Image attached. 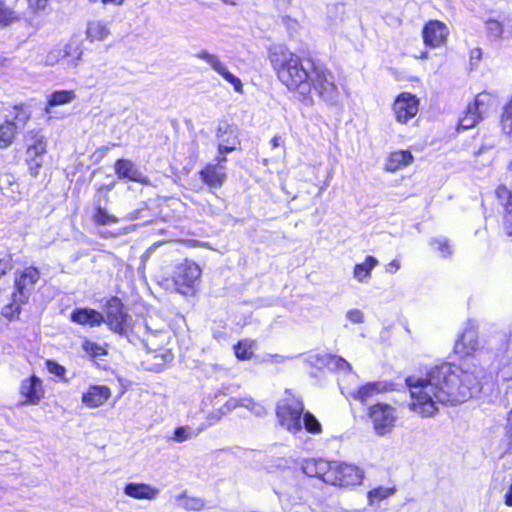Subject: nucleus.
Instances as JSON below:
<instances>
[{"instance_id": "45", "label": "nucleus", "mask_w": 512, "mask_h": 512, "mask_svg": "<svg viewBox=\"0 0 512 512\" xmlns=\"http://www.w3.org/2000/svg\"><path fill=\"white\" fill-rule=\"evenodd\" d=\"M501 122H502L503 130L506 133H511L512 132V103L509 102L505 106L503 114H502Z\"/></svg>"}, {"instance_id": "44", "label": "nucleus", "mask_w": 512, "mask_h": 512, "mask_svg": "<svg viewBox=\"0 0 512 512\" xmlns=\"http://www.w3.org/2000/svg\"><path fill=\"white\" fill-rule=\"evenodd\" d=\"M501 122H502L503 130L506 133H511L512 132V103L509 102L505 106L503 114H502Z\"/></svg>"}, {"instance_id": "41", "label": "nucleus", "mask_w": 512, "mask_h": 512, "mask_svg": "<svg viewBox=\"0 0 512 512\" xmlns=\"http://www.w3.org/2000/svg\"><path fill=\"white\" fill-rule=\"evenodd\" d=\"M252 342L242 340L235 346V355L240 360H248L252 357Z\"/></svg>"}, {"instance_id": "20", "label": "nucleus", "mask_w": 512, "mask_h": 512, "mask_svg": "<svg viewBox=\"0 0 512 512\" xmlns=\"http://www.w3.org/2000/svg\"><path fill=\"white\" fill-rule=\"evenodd\" d=\"M70 320L73 323L90 327H97L105 322L103 314L91 308L74 309L70 315Z\"/></svg>"}, {"instance_id": "57", "label": "nucleus", "mask_w": 512, "mask_h": 512, "mask_svg": "<svg viewBox=\"0 0 512 512\" xmlns=\"http://www.w3.org/2000/svg\"><path fill=\"white\" fill-rule=\"evenodd\" d=\"M139 214H140V211H139V210H134V211L130 212V213L126 216V219H127V220H129V221L137 220V219H139Z\"/></svg>"}, {"instance_id": "55", "label": "nucleus", "mask_w": 512, "mask_h": 512, "mask_svg": "<svg viewBox=\"0 0 512 512\" xmlns=\"http://www.w3.org/2000/svg\"><path fill=\"white\" fill-rule=\"evenodd\" d=\"M504 502L508 507H512V484L504 496Z\"/></svg>"}, {"instance_id": "38", "label": "nucleus", "mask_w": 512, "mask_h": 512, "mask_svg": "<svg viewBox=\"0 0 512 512\" xmlns=\"http://www.w3.org/2000/svg\"><path fill=\"white\" fill-rule=\"evenodd\" d=\"M486 31H487V36L491 40L503 39L504 27H503L502 22H499L495 19L487 20L486 21Z\"/></svg>"}, {"instance_id": "56", "label": "nucleus", "mask_w": 512, "mask_h": 512, "mask_svg": "<svg viewBox=\"0 0 512 512\" xmlns=\"http://www.w3.org/2000/svg\"><path fill=\"white\" fill-rule=\"evenodd\" d=\"M282 143H283V141H282V138L280 136H274L271 139V145H272L273 148L281 146Z\"/></svg>"}, {"instance_id": "3", "label": "nucleus", "mask_w": 512, "mask_h": 512, "mask_svg": "<svg viewBox=\"0 0 512 512\" xmlns=\"http://www.w3.org/2000/svg\"><path fill=\"white\" fill-rule=\"evenodd\" d=\"M83 49L78 38H71L64 45L51 49L45 57L47 66L61 64L65 69H75L82 58Z\"/></svg>"}, {"instance_id": "4", "label": "nucleus", "mask_w": 512, "mask_h": 512, "mask_svg": "<svg viewBox=\"0 0 512 512\" xmlns=\"http://www.w3.org/2000/svg\"><path fill=\"white\" fill-rule=\"evenodd\" d=\"M286 397L277 405V418L280 425L292 433L301 431V417L304 411V405L301 400L292 396L286 391Z\"/></svg>"}, {"instance_id": "61", "label": "nucleus", "mask_w": 512, "mask_h": 512, "mask_svg": "<svg viewBox=\"0 0 512 512\" xmlns=\"http://www.w3.org/2000/svg\"><path fill=\"white\" fill-rule=\"evenodd\" d=\"M104 4L121 5L124 0H102Z\"/></svg>"}, {"instance_id": "31", "label": "nucleus", "mask_w": 512, "mask_h": 512, "mask_svg": "<svg viewBox=\"0 0 512 512\" xmlns=\"http://www.w3.org/2000/svg\"><path fill=\"white\" fill-rule=\"evenodd\" d=\"M10 117L11 119L9 121L13 123L15 129L18 131L25 127L31 114L25 106L21 105L13 107V110L10 112Z\"/></svg>"}, {"instance_id": "25", "label": "nucleus", "mask_w": 512, "mask_h": 512, "mask_svg": "<svg viewBox=\"0 0 512 512\" xmlns=\"http://www.w3.org/2000/svg\"><path fill=\"white\" fill-rule=\"evenodd\" d=\"M388 390V384L383 381L370 382L361 386L354 394L356 400L366 403L375 395Z\"/></svg>"}, {"instance_id": "40", "label": "nucleus", "mask_w": 512, "mask_h": 512, "mask_svg": "<svg viewBox=\"0 0 512 512\" xmlns=\"http://www.w3.org/2000/svg\"><path fill=\"white\" fill-rule=\"evenodd\" d=\"M430 245L434 247L443 258L449 257L452 254L449 240L446 238H433L430 240Z\"/></svg>"}, {"instance_id": "59", "label": "nucleus", "mask_w": 512, "mask_h": 512, "mask_svg": "<svg viewBox=\"0 0 512 512\" xmlns=\"http://www.w3.org/2000/svg\"><path fill=\"white\" fill-rule=\"evenodd\" d=\"M216 163H212V165H225V162H226V157L225 155H220L218 157H216Z\"/></svg>"}, {"instance_id": "51", "label": "nucleus", "mask_w": 512, "mask_h": 512, "mask_svg": "<svg viewBox=\"0 0 512 512\" xmlns=\"http://www.w3.org/2000/svg\"><path fill=\"white\" fill-rule=\"evenodd\" d=\"M29 7L33 10H40L45 8L47 0H28Z\"/></svg>"}, {"instance_id": "43", "label": "nucleus", "mask_w": 512, "mask_h": 512, "mask_svg": "<svg viewBox=\"0 0 512 512\" xmlns=\"http://www.w3.org/2000/svg\"><path fill=\"white\" fill-rule=\"evenodd\" d=\"M82 347L83 350L91 357H101L107 354V351L103 346L89 340H85Z\"/></svg>"}, {"instance_id": "37", "label": "nucleus", "mask_w": 512, "mask_h": 512, "mask_svg": "<svg viewBox=\"0 0 512 512\" xmlns=\"http://www.w3.org/2000/svg\"><path fill=\"white\" fill-rule=\"evenodd\" d=\"M200 432V429L194 430L190 426H180L175 429L174 435L171 439L177 443H182L184 441L197 437L200 434Z\"/></svg>"}, {"instance_id": "17", "label": "nucleus", "mask_w": 512, "mask_h": 512, "mask_svg": "<svg viewBox=\"0 0 512 512\" xmlns=\"http://www.w3.org/2000/svg\"><path fill=\"white\" fill-rule=\"evenodd\" d=\"M129 316L123 312L120 302L114 298L108 307L107 319L105 322L110 329L116 333L123 334L126 330Z\"/></svg>"}, {"instance_id": "39", "label": "nucleus", "mask_w": 512, "mask_h": 512, "mask_svg": "<svg viewBox=\"0 0 512 512\" xmlns=\"http://www.w3.org/2000/svg\"><path fill=\"white\" fill-rule=\"evenodd\" d=\"M93 219L99 225H107L118 222L117 217L109 214L105 209H103L100 206L96 207Z\"/></svg>"}, {"instance_id": "10", "label": "nucleus", "mask_w": 512, "mask_h": 512, "mask_svg": "<svg viewBox=\"0 0 512 512\" xmlns=\"http://www.w3.org/2000/svg\"><path fill=\"white\" fill-rule=\"evenodd\" d=\"M448 35V27L438 20H430L422 30L424 44L429 48H438L444 45Z\"/></svg>"}, {"instance_id": "6", "label": "nucleus", "mask_w": 512, "mask_h": 512, "mask_svg": "<svg viewBox=\"0 0 512 512\" xmlns=\"http://www.w3.org/2000/svg\"><path fill=\"white\" fill-rule=\"evenodd\" d=\"M200 276L201 269L196 263L188 260L180 263L173 274L176 291L185 296L194 295Z\"/></svg>"}, {"instance_id": "18", "label": "nucleus", "mask_w": 512, "mask_h": 512, "mask_svg": "<svg viewBox=\"0 0 512 512\" xmlns=\"http://www.w3.org/2000/svg\"><path fill=\"white\" fill-rule=\"evenodd\" d=\"M20 393L25 398L26 404H38L44 397L41 379L35 375L28 379H24L20 386Z\"/></svg>"}, {"instance_id": "54", "label": "nucleus", "mask_w": 512, "mask_h": 512, "mask_svg": "<svg viewBox=\"0 0 512 512\" xmlns=\"http://www.w3.org/2000/svg\"><path fill=\"white\" fill-rule=\"evenodd\" d=\"M10 268L11 266L8 261L0 260V277L6 274V272L10 270Z\"/></svg>"}, {"instance_id": "1", "label": "nucleus", "mask_w": 512, "mask_h": 512, "mask_svg": "<svg viewBox=\"0 0 512 512\" xmlns=\"http://www.w3.org/2000/svg\"><path fill=\"white\" fill-rule=\"evenodd\" d=\"M485 369L465 363L460 367L443 363L431 368L425 377L409 376L406 385L411 396L409 408L422 417H432L438 405H457L481 392L491 379Z\"/></svg>"}, {"instance_id": "36", "label": "nucleus", "mask_w": 512, "mask_h": 512, "mask_svg": "<svg viewBox=\"0 0 512 512\" xmlns=\"http://www.w3.org/2000/svg\"><path fill=\"white\" fill-rule=\"evenodd\" d=\"M19 20V14L0 0V26H9Z\"/></svg>"}, {"instance_id": "16", "label": "nucleus", "mask_w": 512, "mask_h": 512, "mask_svg": "<svg viewBox=\"0 0 512 512\" xmlns=\"http://www.w3.org/2000/svg\"><path fill=\"white\" fill-rule=\"evenodd\" d=\"M199 176L210 189H218L227 179V168L225 165L209 163L199 172Z\"/></svg>"}, {"instance_id": "8", "label": "nucleus", "mask_w": 512, "mask_h": 512, "mask_svg": "<svg viewBox=\"0 0 512 512\" xmlns=\"http://www.w3.org/2000/svg\"><path fill=\"white\" fill-rule=\"evenodd\" d=\"M39 279L40 272L33 266L27 267L19 273L15 278V291L12 294L13 301L17 304H26Z\"/></svg>"}, {"instance_id": "21", "label": "nucleus", "mask_w": 512, "mask_h": 512, "mask_svg": "<svg viewBox=\"0 0 512 512\" xmlns=\"http://www.w3.org/2000/svg\"><path fill=\"white\" fill-rule=\"evenodd\" d=\"M160 490L146 483L131 482L124 487V494L138 500H155Z\"/></svg>"}, {"instance_id": "14", "label": "nucleus", "mask_w": 512, "mask_h": 512, "mask_svg": "<svg viewBox=\"0 0 512 512\" xmlns=\"http://www.w3.org/2000/svg\"><path fill=\"white\" fill-rule=\"evenodd\" d=\"M45 153L46 142L44 137L35 135L33 137V142L28 145L26 150V162L31 175L37 176L38 170L42 166Z\"/></svg>"}, {"instance_id": "35", "label": "nucleus", "mask_w": 512, "mask_h": 512, "mask_svg": "<svg viewBox=\"0 0 512 512\" xmlns=\"http://www.w3.org/2000/svg\"><path fill=\"white\" fill-rule=\"evenodd\" d=\"M396 492L394 487H377L368 492V503L373 506L392 496Z\"/></svg>"}, {"instance_id": "13", "label": "nucleus", "mask_w": 512, "mask_h": 512, "mask_svg": "<svg viewBox=\"0 0 512 512\" xmlns=\"http://www.w3.org/2000/svg\"><path fill=\"white\" fill-rule=\"evenodd\" d=\"M487 98L488 94L480 93L475 97L474 101L467 106L464 116L459 120V130L471 129L482 119V114L485 112V100Z\"/></svg>"}, {"instance_id": "9", "label": "nucleus", "mask_w": 512, "mask_h": 512, "mask_svg": "<svg viewBox=\"0 0 512 512\" xmlns=\"http://www.w3.org/2000/svg\"><path fill=\"white\" fill-rule=\"evenodd\" d=\"M195 58L205 61L216 73L221 75L228 83H230L234 90L242 93L241 80L229 72L227 66L220 60L219 56L212 54L207 50H200L194 55Z\"/></svg>"}, {"instance_id": "11", "label": "nucleus", "mask_w": 512, "mask_h": 512, "mask_svg": "<svg viewBox=\"0 0 512 512\" xmlns=\"http://www.w3.org/2000/svg\"><path fill=\"white\" fill-rule=\"evenodd\" d=\"M508 177L512 182V162L509 166ZM496 197L503 207L502 226L507 236H512V190L500 185L495 191Z\"/></svg>"}, {"instance_id": "7", "label": "nucleus", "mask_w": 512, "mask_h": 512, "mask_svg": "<svg viewBox=\"0 0 512 512\" xmlns=\"http://www.w3.org/2000/svg\"><path fill=\"white\" fill-rule=\"evenodd\" d=\"M368 416L373 423L376 434L380 436L391 432L397 419L395 408L384 403L372 405L369 408Z\"/></svg>"}, {"instance_id": "27", "label": "nucleus", "mask_w": 512, "mask_h": 512, "mask_svg": "<svg viewBox=\"0 0 512 512\" xmlns=\"http://www.w3.org/2000/svg\"><path fill=\"white\" fill-rule=\"evenodd\" d=\"M413 161V156L409 151L401 150L397 152H393L388 158L386 169L388 171L394 172L402 167H406L411 164Z\"/></svg>"}, {"instance_id": "26", "label": "nucleus", "mask_w": 512, "mask_h": 512, "mask_svg": "<svg viewBox=\"0 0 512 512\" xmlns=\"http://www.w3.org/2000/svg\"><path fill=\"white\" fill-rule=\"evenodd\" d=\"M75 98L76 94L73 90L55 91L52 94H50L44 111L46 114H50L52 107L68 104L72 102Z\"/></svg>"}, {"instance_id": "33", "label": "nucleus", "mask_w": 512, "mask_h": 512, "mask_svg": "<svg viewBox=\"0 0 512 512\" xmlns=\"http://www.w3.org/2000/svg\"><path fill=\"white\" fill-rule=\"evenodd\" d=\"M17 130L11 121H5L0 125V148L9 147L16 135Z\"/></svg>"}, {"instance_id": "5", "label": "nucleus", "mask_w": 512, "mask_h": 512, "mask_svg": "<svg viewBox=\"0 0 512 512\" xmlns=\"http://www.w3.org/2000/svg\"><path fill=\"white\" fill-rule=\"evenodd\" d=\"M363 477V471L359 467L333 461L330 462V469L328 474H326L325 483L339 487H350L360 485Z\"/></svg>"}, {"instance_id": "29", "label": "nucleus", "mask_w": 512, "mask_h": 512, "mask_svg": "<svg viewBox=\"0 0 512 512\" xmlns=\"http://www.w3.org/2000/svg\"><path fill=\"white\" fill-rule=\"evenodd\" d=\"M240 406L248 408V409L254 411L257 415H260L261 407L257 406L251 399L230 398L220 408V412L222 415H224Z\"/></svg>"}, {"instance_id": "28", "label": "nucleus", "mask_w": 512, "mask_h": 512, "mask_svg": "<svg viewBox=\"0 0 512 512\" xmlns=\"http://www.w3.org/2000/svg\"><path fill=\"white\" fill-rule=\"evenodd\" d=\"M378 265V260L374 256H367L365 261L356 264L353 276L358 282H365L370 278L371 271Z\"/></svg>"}, {"instance_id": "2", "label": "nucleus", "mask_w": 512, "mask_h": 512, "mask_svg": "<svg viewBox=\"0 0 512 512\" xmlns=\"http://www.w3.org/2000/svg\"><path fill=\"white\" fill-rule=\"evenodd\" d=\"M269 59L278 79L289 90L298 92L303 101L311 100L313 90L328 104L338 102V88L333 74L327 68L313 62H308V67H305L300 58L283 45L271 46Z\"/></svg>"}, {"instance_id": "46", "label": "nucleus", "mask_w": 512, "mask_h": 512, "mask_svg": "<svg viewBox=\"0 0 512 512\" xmlns=\"http://www.w3.org/2000/svg\"><path fill=\"white\" fill-rule=\"evenodd\" d=\"M23 304H17L15 301L12 300V302L9 305H6L2 310V315L10 320L16 318L19 316L21 312V306Z\"/></svg>"}, {"instance_id": "12", "label": "nucleus", "mask_w": 512, "mask_h": 512, "mask_svg": "<svg viewBox=\"0 0 512 512\" xmlns=\"http://www.w3.org/2000/svg\"><path fill=\"white\" fill-rule=\"evenodd\" d=\"M393 111L400 123H406L418 112V99L411 93H401L393 104Z\"/></svg>"}, {"instance_id": "30", "label": "nucleus", "mask_w": 512, "mask_h": 512, "mask_svg": "<svg viewBox=\"0 0 512 512\" xmlns=\"http://www.w3.org/2000/svg\"><path fill=\"white\" fill-rule=\"evenodd\" d=\"M86 34L91 41H101L109 35V28L101 21H92L88 23Z\"/></svg>"}, {"instance_id": "47", "label": "nucleus", "mask_w": 512, "mask_h": 512, "mask_svg": "<svg viewBox=\"0 0 512 512\" xmlns=\"http://www.w3.org/2000/svg\"><path fill=\"white\" fill-rule=\"evenodd\" d=\"M46 367L51 374H54L59 378H63L66 373L65 367L53 360H47Z\"/></svg>"}, {"instance_id": "19", "label": "nucleus", "mask_w": 512, "mask_h": 512, "mask_svg": "<svg viewBox=\"0 0 512 512\" xmlns=\"http://www.w3.org/2000/svg\"><path fill=\"white\" fill-rule=\"evenodd\" d=\"M114 169L119 179H127L137 183L146 182V177L131 160L118 159L115 162Z\"/></svg>"}, {"instance_id": "49", "label": "nucleus", "mask_w": 512, "mask_h": 512, "mask_svg": "<svg viewBox=\"0 0 512 512\" xmlns=\"http://www.w3.org/2000/svg\"><path fill=\"white\" fill-rule=\"evenodd\" d=\"M505 435L509 439L508 451L512 450V410L509 412L507 417V423L505 426Z\"/></svg>"}, {"instance_id": "22", "label": "nucleus", "mask_w": 512, "mask_h": 512, "mask_svg": "<svg viewBox=\"0 0 512 512\" xmlns=\"http://www.w3.org/2000/svg\"><path fill=\"white\" fill-rule=\"evenodd\" d=\"M312 364L319 369L327 368L331 371L351 370L350 364L344 358L327 353L317 355Z\"/></svg>"}, {"instance_id": "60", "label": "nucleus", "mask_w": 512, "mask_h": 512, "mask_svg": "<svg viewBox=\"0 0 512 512\" xmlns=\"http://www.w3.org/2000/svg\"><path fill=\"white\" fill-rule=\"evenodd\" d=\"M114 186H115V183H114V182H112V183H110V184H108V185H103V186H101V187L98 189V191H99V192H102V191H111V190L114 188Z\"/></svg>"}, {"instance_id": "58", "label": "nucleus", "mask_w": 512, "mask_h": 512, "mask_svg": "<svg viewBox=\"0 0 512 512\" xmlns=\"http://www.w3.org/2000/svg\"><path fill=\"white\" fill-rule=\"evenodd\" d=\"M481 56H482V52L479 48L473 49L471 51V60H474V59L480 60Z\"/></svg>"}, {"instance_id": "42", "label": "nucleus", "mask_w": 512, "mask_h": 512, "mask_svg": "<svg viewBox=\"0 0 512 512\" xmlns=\"http://www.w3.org/2000/svg\"><path fill=\"white\" fill-rule=\"evenodd\" d=\"M303 425L309 433L318 434L322 430L320 422L310 412L303 413Z\"/></svg>"}, {"instance_id": "15", "label": "nucleus", "mask_w": 512, "mask_h": 512, "mask_svg": "<svg viewBox=\"0 0 512 512\" xmlns=\"http://www.w3.org/2000/svg\"><path fill=\"white\" fill-rule=\"evenodd\" d=\"M478 335L474 323L468 322L463 333L455 343V353L464 356L469 355L478 348Z\"/></svg>"}, {"instance_id": "48", "label": "nucleus", "mask_w": 512, "mask_h": 512, "mask_svg": "<svg viewBox=\"0 0 512 512\" xmlns=\"http://www.w3.org/2000/svg\"><path fill=\"white\" fill-rule=\"evenodd\" d=\"M347 319L355 324L364 322V314L359 309H351L346 314Z\"/></svg>"}, {"instance_id": "23", "label": "nucleus", "mask_w": 512, "mask_h": 512, "mask_svg": "<svg viewBox=\"0 0 512 512\" xmlns=\"http://www.w3.org/2000/svg\"><path fill=\"white\" fill-rule=\"evenodd\" d=\"M111 392L107 386H91L87 392L82 395V402L90 408H96L103 405L110 397Z\"/></svg>"}, {"instance_id": "52", "label": "nucleus", "mask_w": 512, "mask_h": 512, "mask_svg": "<svg viewBox=\"0 0 512 512\" xmlns=\"http://www.w3.org/2000/svg\"><path fill=\"white\" fill-rule=\"evenodd\" d=\"M400 269V263L398 260L394 259L390 263H388L385 267L387 273L394 274Z\"/></svg>"}, {"instance_id": "34", "label": "nucleus", "mask_w": 512, "mask_h": 512, "mask_svg": "<svg viewBox=\"0 0 512 512\" xmlns=\"http://www.w3.org/2000/svg\"><path fill=\"white\" fill-rule=\"evenodd\" d=\"M216 136L221 143L234 146V148H236V145L238 144L237 136L235 135L232 127L227 123L219 125Z\"/></svg>"}, {"instance_id": "53", "label": "nucleus", "mask_w": 512, "mask_h": 512, "mask_svg": "<svg viewBox=\"0 0 512 512\" xmlns=\"http://www.w3.org/2000/svg\"><path fill=\"white\" fill-rule=\"evenodd\" d=\"M233 150H235L234 146H229V145L219 142L218 152L220 155L232 152Z\"/></svg>"}, {"instance_id": "62", "label": "nucleus", "mask_w": 512, "mask_h": 512, "mask_svg": "<svg viewBox=\"0 0 512 512\" xmlns=\"http://www.w3.org/2000/svg\"><path fill=\"white\" fill-rule=\"evenodd\" d=\"M420 58H421V59H426V58H428V53H427V52L422 53V54H421V56H420Z\"/></svg>"}, {"instance_id": "50", "label": "nucleus", "mask_w": 512, "mask_h": 512, "mask_svg": "<svg viewBox=\"0 0 512 512\" xmlns=\"http://www.w3.org/2000/svg\"><path fill=\"white\" fill-rule=\"evenodd\" d=\"M504 27V36L503 39L510 40L512 39V17H506L502 21Z\"/></svg>"}, {"instance_id": "24", "label": "nucleus", "mask_w": 512, "mask_h": 512, "mask_svg": "<svg viewBox=\"0 0 512 512\" xmlns=\"http://www.w3.org/2000/svg\"><path fill=\"white\" fill-rule=\"evenodd\" d=\"M301 469L308 477H317L325 482L326 474L330 469V462L324 459H304L301 463Z\"/></svg>"}, {"instance_id": "32", "label": "nucleus", "mask_w": 512, "mask_h": 512, "mask_svg": "<svg viewBox=\"0 0 512 512\" xmlns=\"http://www.w3.org/2000/svg\"><path fill=\"white\" fill-rule=\"evenodd\" d=\"M179 506L189 511H199L204 508L205 502L200 497H189L186 492L179 494L176 497Z\"/></svg>"}]
</instances>
